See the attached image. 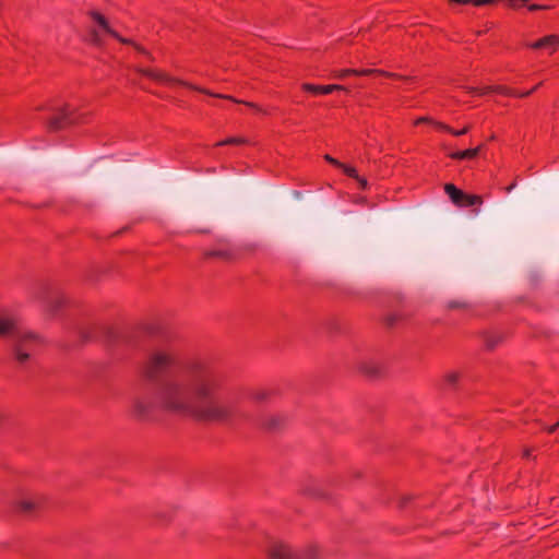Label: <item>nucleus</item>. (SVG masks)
Here are the masks:
<instances>
[{
  "label": "nucleus",
  "mask_w": 559,
  "mask_h": 559,
  "mask_svg": "<svg viewBox=\"0 0 559 559\" xmlns=\"http://www.w3.org/2000/svg\"><path fill=\"white\" fill-rule=\"evenodd\" d=\"M187 379L163 381L154 396H136L131 413L147 418L154 408L202 421L233 423L246 418L240 399L227 391L228 372L210 359H194L186 365Z\"/></svg>",
  "instance_id": "f257e3e1"
},
{
  "label": "nucleus",
  "mask_w": 559,
  "mask_h": 559,
  "mask_svg": "<svg viewBox=\"0 0 559 559\" xmlns=\"http://www.w3.org/2000/svg\"><path fill=\"white\" fill-rule=\"evenodd\" d=\"M194 359H205L204 357H194L183 361L181 350L173 343H167L153 349L142 366V376L150 381L157 380L165 372L181 368L182 379H175L183 382L187 379L186 365Z\"/></svg>",
  "instance_id": "f03ea898"
},
{
  "label": "nucleus",
  "mask_w": 559,
  "mask_h": 559,
  "mask_svg": "<svg viewBox=\"0 0 559 559\" xmlns=\"http://www.w3.org/2000/svg\"><path fill=\"white\" fill-rule=\"evenodd\" d=\"M0 337L14 342L15 358L20 364L26 362L45 344L43 337L24 331L19 321L8 314H0Z\"/></svg>",
  "instance_id": "7ed1b4c3"
},
{
  "label": "nucleus",
  "mask_w": 559,
  "mask_h": 559,
  "mask_svg": "<svg viewBox=\"0 0 559 559\" xmlns=\"http://www.w3.org/2000/svg\"><path fill=\"white\" fill-rule=\"evenodd\" d=\"M46 109L51 111V115L47 119V129L50 132L60 131L79 121L74 108L69 104H62L60 106L47 105Z\"/></svg>",
  "instance_id": "20e7f679"
},
{
  "label": "nucleus",
  "mask_w": 559,
  "mask_h": 559,
  "mask_svg": "<svg viewBox=\"0 0 559 559\" xmlns=\"http://www.w3.org/2000/svg\"><path fill=\"white\" fill-rule=\"evenodd\" d=\"M271 559H317L318 548L309 547L302 552L295 551L288 544L274 542L267 550Z\"/></svg>",
  "instance_id": "39448f33"
},
{
  "label": "nucleus",
  "mask_w": 559,
  "mask_h": 559,
  "mask_svg": "<svg viewBox=\"0 0 559 559\" xmlns=\"http://www.w3.org/2000/svg\"><path fill=\"white\" fill-rule=\"evenodd\" d=\"M138 72L141 73L144 76H147V78H150V79H152V80H154V81H156L158 83L165 84V85L178 84V85L188 87L190 90L203 93L205 95H213L210 90L200 87L198 85H194L192 83H189V82L180 80V79H176V78L169 76L165 72L156 70V69L139 68Z\"/></svg>",
  "instance_id": "423d86ee"
},
{
  "label": "nucleus",
  "mask_w": 559,
  "mask_h": 559,
  "mask_svg": "<svg viewBox=\"0 0 559 559\" xmlns=\"http://www.w3.org/2000/svg\"><path fill=\"white\" fill-rule=\"evenodd\" d=\"M91 16L93 21L96 22L111 37L116 38L121 44L131 45L139 53L147 57L150 60H153L152 55L142 45L135 43L130 38L120 36L115 29H112L107 19L102 13L94 11L91 13Z\"/></svg>",
  "instance_id": "0eeeda50"
},
{
  "label": "nucleus",
  "mask_w": 559,
  "mask_h": 559,
  "mask_svg": "<svg viewBox=\"0 0 559 559\" xmlns=\"http://www.w3.org/2000/svg\"><path fill=\"white\" fill-rule=\"evenodd\" d=\"M444 191L450 200L460 207H469L474 205H481L483 198L478 194L465 193L453 183H445Z\"/></svg>",
  "instance_id": "6e6552de"
},
{
  "label": "nucleus",
  "mask_w": 559,
  "mask_h": 559,
  "mask_svg": "<svg viewBox=\"0 0 559 559\" xmlns=\"http://www.w3.org/2000/svg\"><path fill=\"white\" fill-rule=\"evenodd\" d=\"M526 47L533 50H544L547 55H554L559 48V36L555 34L546 35L533 43L526 44Z\"/></svg>",
  "instance_id": "1a4fd4ad"
},
{
  "label": "nucleus",
  "mask_w": 559,
  "mask_h": 559,
  "mask_svg": "<svg viewBox=\"0 0 559 559\" xmlns=\"http://www.w3.org/2000/svg\"><path fill=\"white\" fill-rule=\"evenodd\" d=\"M301 90L312 95H328L335 91H347L345 86L340 84L316 85L311 83H304Z\"/></svg>",
  "instance_id": "9d476101"
},
{
  "label": "nucleus",
  "mask_w": 559,
  "mask_h": 559,
  "mask_svg": "<svg viewBox=\"0 0 559 559\" xmlns=\"http://www.w3.org/2000/svg\"><path fill=\"white\" fill-rule=\"evenodd\" d=\"M45 504V500L40 497L23 499L17 504V510L24 514H32Z\"/></svg>",
  "instance_id": "9b49d317"
},
{
  "label": "nucleus",
  "mask_w": 559,
  "mask_h": 559,
  "mask_svg": "<svg viewBox=\"0 0 559 559\" xmlns=\"http://www.w3.org/2000/svg\"><path fill=\"white\" fill-rule=\"evenodd\" d=\"M358 369L361 373L368 377H376L381 372L382 366L378 361L369 359L361 361Z\"/></svg>",
  "instance_id": "f8f14e48"
},
{
  "label": "nucleus",
  "mask_w": 559,
  "mask_h": 559,
  "mask_svg": "<svg viewBox=\"0 0 559 559\" xmlns=\"http://www.w3.org/2000/svg\"><path fill=\"white\" fill-rule=\"evenodd\" d=\"M480 150H481V145H478L477 147H473V148L451 152L448 154V156L451 159H455V160L474 159L475 157L478 156Z\"/></svg>",
  "instance_id": "ddd939ff"
},
{
  "label": "nucleus",
  "mask_w": 559,
  "mask_h": 559,
  "mask_svg": "<svg viewBox=\"0 0 559 559\" xmlns=\"http://www.w3.org/2000/svg\"><path fill=\"white\" fill-rule=\"evenodd\" d=\"M209 258H218L223 260H230L235 257V251L229 246H224L219 249L211 250L206 252Z\"/></svg>",
  "instance_id": "4468645a"
},
{
  "label": "nucleus",
  "mask_w": 559,
  "mask_h": 559,
  "mask_svg": "<svg viewBox=\"0 0 559 559\" xmlns=\"http://www.w3.org/2000/svg\"><path fill=\"white\" fill-rule=\"evenodd\" d=\"M355 75L356 76L383 75L386 78H397V75L395 73H391V72L380 70V69H361V70L355 69Z\"/></svg>",
  "instance_id": "2eb2a0df"
},
{
  "label": "nucleus",
  "mask_w": 559,
  "mask_h": 559,
  "mask_svg": "<svg viewBox=\"0 0 559 559\" xmlns=\"http://www.w3.org/2000/svg\"><path fill=\"white\" fill-rule=\"evenodd\" d=\"M213 95H211L212 97H216V98H223V99H229L234 103H238V104H245L246 106H248L249 108H253L255 109L257 111H262L261 108L254 104V103H251V102H245V100H238L236 98H234L233 96H229V95H224V94H216V93H213Z\"/></svg>",
  "instance_id": "dca6fc26"
},
{
  "label": "nucleus",
  "mask_w": 559,
  "mask_h": 559,
  "mask_svg": "<svg viewBox=\"0 0 559 559\" xmlns=\"http://www.w3.org/2000/svg\"><path fill=\"white\" fill-rule=\"evenodd\" d=\"M248 141L246 138L242 136H230L225 140L218 141L215 143V146H225V145H242L246 144Z\"/></svg>",
  "instance_id": "f3484780"
},
{
  "label": "nucleus",
  "mask_w": 559,
  "mask_h": 559,
  "mask_svg": "<svg viewBox=\"0 0 559 559\" xmlns=\"http://www.w3.org/2000/svg\"><path fill=\"white\" fill-rule=\"evenodd\" d=\"M271 392L265 389H258L250 391L248 393L249 399H251L254 402H262L265 401L270 396Z\"/></svg>",
  "instance_id": "a211bd4d"
},
{
  "label": "nucleus",
  "mask_w": 559,
  "mask_h": 559,
  "mask_svg": "<svg viewBox=\"0 0 559 559\" xmlns=\"http://www.w3.org/2000/svg\"><path fill=\"white\" fill-rule=\"evenodd\" d=\"M349 75H355V69H341L332 72V78L343 80Z\"/></svg>",
  "instance_id": "6ab92c4d"
},
{
  "label": "nucleus",
  "mask_w": 559,
  "mask_h": 559,
  "mask_svg": "<svg viewBox=\"0 0 559 559\" xmlns=\"http://www.w3.org/2000/svg\"><path fill=\"white\" fill-rule=\"evenodd\" d=\"M283 423V418L280 416H272L267 421L263 423V426L267 429H276Z\"/></svg>",
  "instance_id": "aec40b11"
},
{
  "label": "nucleus",
  "mask_w": 559,
  "mask_h": 559,
  "mask_svg": "<svg viewBox=\"0 0 559 559\" xmlns=\"http://www.w3.org/2000/svg\"><path fill=\"white\" fill-rule=\"evenodd\" d=\"M459 379H460V373L457 371H450L444 376V382L450 386L455 385L457 383Z\"/></svg>",
  "instance_id": "412c9836"
},
{
  "label": "nucleus",
  "mask_w": 559,
  "mask_h": 559,
  "mask_svg": "<svg viewBox=\"0 0 559 559\" xmlns=\"http://www.w3.org/2000/svg\"><path fill=\"white\" fill-rule=\"evenodd\" d=\"M540 85H542V83H538L533 88H531L530 91H525V92H518L515 90H512V93H509V96L519 97V98L527 97L531 94H533Z\"/></svg>",
  "instance_id": "4be33fe9"
},
{
  "label": "nucleus",
  "mask_w": 559,
  "mask_h": 559,
  "mask_svg": "<svg viewBox=\"0 0 559 559\" xmlns=\"http://www.w3.org/2000/svg\"><path fill=\"white\" fill-rule=\"evenodd\" d=\"M340 169H342V170H343V173H344L346 176H348V177H350V178H353V179L358 178V171H357V169H356L355 167H353V166H349V165H346V164H344V163H343V166H341V167H340Z\"/></svg>",
  "instance_id": "5701e85b"
},
{
  "label": "nucleus",
  "mask_w": 559,
  "mask_h": 559,
  "mask_svg": "<svg viewBox=\"0 0 559 559\" xmlns=\"http://www.w3.org/2000/svg\"><path fill=\"white\" fill-rule=\"evenodd\" d=\"M468 131H469V126H465L464 128H462L460 130H455V129L451 128L450 133L454 136H461V135L466 134Z\"/></svg>",
  "instance_id": "b1692460"
},
{
  "label": "nucleus",
  "mask_w": 559,
  "mask_h": 559,
  "mask_svg": "<svg viewBox=\"0 0 559 559\" xmlns=\"http://www.w3.org/2000/svg\"><path fill=\"white\" fill-rule=\"evenodd\" d=\"M324 159H325L328 163H330L331 165H333V166H335V167H337V168H340L341 166H343V163H342V162L337 160L336 158L332 157V156H331V155H329V154H325V155H324Z\"/></svg>",
  "instance_id": "393cba45"
},
{
  "label": "nucleus",
  "mask_w": 559,
  "mask_h": 559,
  "mask_svg": "<svg viewBox=\"0 0 559 559\" xmlns=\"http://www.w3.org/2000/svg\"><path fill=\"white\" fill-rule=\"evenodd\" d=\"M448 307L450 309H459V308H466L467 305L463 301L452 300L448 302Z\"/></svg>",
  "instance_id": "a878e982"
},
{
  "label": "nucleus",
  "mask_w": 559,
  "mask_h": 559,
  "mask_svg": "<svg viewBox=\"0 0 559 559\" xmlns=\"http://www.w3.org/2000/svg\"><path fill=\"white\" fill-rule=\"evenodd\" d=\"M432 124L440 131H444V132H448L450 133V130H451V127L443 123V122H438V121H433Z\"/></svg>",
  "instance_id": "bb28decb"
},
{
  "label": "nucleus",
  "mask_w": 559,
  "mask_h": 559,
  "mask_svg": "<svg viewBox=\"0 0 559 559\" xmlns=\"http://www.w3.org/2000/svg\"><path fill=\"white\" fill-rule=\"evenodd\" d=\"M432 122H433V120L429 117H419L414 121V126H419L421 123H431L432 124Z\"/></svg>",
  "instance_id": "cd10ccee"
},
{
  "label": "nucleus",
  "mask_w": 559,
  "mask_h": 559,
  "mask_svg": "<svg viewBox=\"0 0 559 559\" xmlns=\"http://www.w3.org/2000/svg\"><path fill=\"white\" fill-rule=\"evenodd\" d=\"M510 7L513 9H518L523 7L528 0H509Z\"/></svg>",
  "instance_id": "c85d7f7f"
},
{
  "label": "nucleus",
  "mask_w": 559,
  "mask_h": 559,
  "mask_svg": "<svg viewBox=\"0 0 559 559\" xmlns=\"http://www.w3.org/2000/svg\"><path fill=\"white\" fill-rule=\"evenodd\" d=\"M356 180L358 181V183H359V188H360V189H362V190L367 189V187H368V181H367V179H366V178L360 177V176L358 175V178H356Z\"/></svg>",
  "instance_id": "c756f323"
},
{
  "label": "nucleus",
  "mask_w": 559,
  "mask_h": 559,
  "mask_svg": "<svg viewBox=\"0 0 559 559\" xmlns=\"http://www.w3.org/2000/svg\"><path fill=\"white\" fill-rule=\"evenodd\" d=\"M495 91L500 93V94L508 95V96H509V93H512L511 88H508V87H504V86H497V87H495Z\"/></svg>",
  "instance_id": "7c9ffc66"
},
{
  "label": "nucleus",
  "mask_w": 559,
  "mask_h": 559,
  "mask_svg": "<svg viewBox=\"0 0 559 559\" xmlns=\"http://www.w3.org/2000/svg\"><path fill=\"white\" fill-rule=\"evenodd\" d=\"M559 428V420L555 424V425H551L547 428V431L548 433H552L555 432L557 429Z\"/></svg>",
  "instance_id": "2f4dec72"
},
{
  "label": "nucleus",
  "mask_w": 559,
  "mask_h": 559,
  "mask_svg": "<svg viewBox=\"0 0 559 559\" xmlns=\"http://www.w3.org/2000/svg\"><path fill=\"white\" fill-rule=\"evenodd\" d=\"M546 7H543V5H539V4H531L528 7V10L530 11H536V10H542V9H545Z\"/></svg>",
  "instance_id": "473e14b6"
},
{
  "label": "nucleus",
  "mask_w": 559,
  "mask_h": 559,
  "mask_svg": "<svg viewBox=\"0 0 559 559\" xmlns=\"http://www.w3.org/2000/svg\"><path fill=\"white\" fill-rule=\"evenodd\" d=\"M515 186H516V183H515V182L511 183L510 186H508V187L506 188V192H507V193H510V192L515 188Z\"/></svg>",
  "instance_id": "72a5a7b5"
},
{
  "label": "nucleus",
  "mask_w": 559,
  "mask_h": 559,
  "mask_svg": "<svg viewBox=\"0 0 559 559\" xmlns=\"http://www.w3.org/2000/svg\"><path fill=\"white\" fill-rule=\"evenodd\" d=\"M394 322H395V318H393V317H389V318H388V324H389V325H393V324H394Z\"/></svg>",
  "instance_id": "f704fd0d"
},
{
  "label": "nucleus",
  "mask_w": 559,
  "mask_h": 559,
  "mask_svg": "<svg viewBox=\"0 0 559 559\" xmlns=\"http://www.w3.org/2000/svg\"><path fill=\"white\" fill-rule=\"evenodd\" d=\"M489 90H491V87H486L480 91V94H486V93H488Z\"/></svg>",
  "instance_id": "c9c22d12"
}]
</instances>
